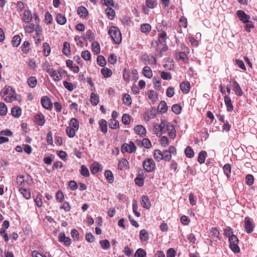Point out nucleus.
Masks as SVG:
<instances>
[{
	"label": "nucleus",
	"mask_w": 257,
	"mask_h": 257,
	"mask_svg": "<svg viewBox=\"0 0 257 257\" xmlns=\"http://www.w3.org/2000/svg\"><path fill=\"white\" fill-rule=\"evenodd\" d=\"M1 95L7 102H12L15 100L21 101L20 96L17 95L15 90L10 86H6L1 91Z\"/></svg>",
	"instance_id": "1"
},
{
	"label": "nucleus",
	"mask_w": 257,
	"mask_h": 257,
	"mask_svg": "<svg viewBox=\"0 0 257 257\" xmlns=\"http://www.w3.org/2000/svg\"><path fill=\"white\" fill-rule=\"evenodd\" d=\"M123 102L125 104L127 105H130L131 104L132 99L130 95L128 94H125L123 96Z\"/></svg>",
	"instance_id": "52"
},
{
	"label": "nucleus",
	"mask_w": 257,
	"mask_h": 257,
	"mask_svg": "<svg viewBox=\"0 0 257 257\" xmlns=\"http://www.w3.org/2000/svg\"><path fill=\"white\" fill-rule=\"evenodd\" d=\"M246 183L249 185H252L254 182V178L252 175L248 174L245 177Z\"/></svg>",
	"instance_id": "53"
},
{
	"label": "nucleus",
	"mask_w": 257,
	"mask_h": 257,
	"mask_svg": "<svg viewBox=\"0 0 257 257\" xmlns=\"http://www.w3.org/2000/svg\"><path fill=\"white\" fill-rule=\"evenodd\" d=\"M43 48H44V53L45 56H47L50 54L51 49L49 44L47 43H44L43 44Z\"/></svg>",
	"instance_id": "58"
},
{
	"label": "nucleus",
	"mask_w": 257,
	"mask_h": 257,
	"mask_svg": "<svg viewBox=\"0 0 257 257\" xmlns=\"http://www.w3.org/2000/svg\"><path fill=\"white\" fill-rule=\"evenodd\" d=\"M143 167L147 172H151L154 170L156 165L152 159H147L144 161Z\"/></svg>",
	"instance_id": "5"
},
{
	"label": "nucleus",
	"mask_w": 257,
	"mask_h": 257,
	"mask_svg": "<svg viewBox=\"0 0 257 257\" xmlns=\"http://www.w3.org/2000/svg\"><path fill=\"white\" fill-rule=\"evenodd\" d=\"M95 38L94 34L91 30L86 31L85 39L88 40L90 42L92 41Z\"/></svg>",
	"instance_id": "46"
},
{
	"label": "nucleus",
	"mask_w": 257,
	"mask_h": 257,
	"mask_svg": "<svg viewBox=\"0 0 257 257\" xmlns=\"http://www.w3.org/2000/svg\"><path fill=\"white\" fill-rule=\"evenodd\" d=\"M76 131V130L70 127V126H68L66 130L67 135L69 138H73L75 135Z\"/></svg>",
	"instance_id": "50"
},
{
	"label": "nucleus",
	"mask_w": 257,
	"mask_h": 257,
	"mask_svg": "<svg viewBox=\"0 0 257 257\" xmlns=\"http://www.w3.org/2000/svg\"><path fill=\"white\" fill-rule=\"evenodd\" d=\"M100 244L102 248L104 249H108L110 246V243L107 239H104L100 241Z\"/></svg>",
	"instance_id": "54"
},
{
	"label": "nucleus",
	"mask_w": 257,
	"mask_h": 257,
	"mask_svg": "<svg viewBox=\"0 0 257 257\" xmlns=\"http://www.w3.org/2000/svg\"><path fill=\"white\" fill-rule=\"evenodd\" d=\"M163 160L169 161L172 158V155L167 150L163 152Z\"/></svg>",
	"instance_id": "57"
},
{
	"label": "nucleus",
	"mask_w": 257,
	"mask_h": 257,
	"mask_svg": "<svg viewBox=\"0 0 257 257\" xmlns=\"http://www.w3.org/2000/svg\"><path fill=\"white\" fill-rule=\"evenodd\" d=\"M56 20L58 23L60 25H64L66 22L65 17L62 14H58L56 17Z\"/></svg>",
	"instance_id": "44"
},
{
	"label": "nucleus",
	"mask_w": 257,
	"mask_h": 257,
	"mask_svg": "<svg viewBox=\"0 0 257 257\" xmlns=\"http://www.w3.org/2000/svg\"><path fill=\"white\" fill-rule=\"evenodd\" d=\"M70 127L77 131L79 128V122L75 118H72L70 121Z\"/></svg>",
	"instance_id": "25"
},
{
	"label": "nucleus",
	"mask_w": 257,
	"mask_h": 257,
	"mask_svg": "<svg viewBox=\"0 0 257 257\" xmlns=\"http://www.w3.org/2000/svg\"><path fill=\"white\" fill-rule=\"evenodd\" d=\"M141 30L143 33L148 32L151 31V26L148 24H143L141 26Z\"/></svg>",
	"instance_id": "56"
},
{
	"label": "nucleus",
	"mask_w": 257,
	"mask_h": 257,
	"mask_svg": "<svg viewBox=\"0 0 257 257\" xmlns=\"http://www.w3.org/2000/svg\"><path fill=\"white\" fill-rule=\"evenodd\" d=\"M236 14L239 20L243 23L248 22L250 16L246 15L244 11L238 10L237 11Z\"/></svg>",
	"instance_id": "8"
},
{
	"label": "nucleus",
	"mask_w": 257,
	"mask_h": 257,
	"mask_svg": "<svg viewBox=\"0 0 257 257\" xmlns=\"http://www.w3.org/2000/svg\"><path fill=\"white\" fill-rule=\"evenodd\" d=\"M47 72L48 73L50 76L53 78V79L56 81H60L62 78L61 75L60 73L57 72L53 68H48Z\"/></svg>",
	"instance_id": "7"
},
{
	"label": "nucleus",
	"mask_w": 257,
	"mask_h": 257,
	"mask_svg": "<svg viewBox=\"0 0 257 257\" xmlns=\"http://www.w3.org/2000/svg\"><path fill=\"white\" fill-rule=\"evenodd\" d=\"M21 41V38L19 35H15L12 39V43L14 47H18Z\"/></svg>",
	"instance_id": "36"
},
{
	"label": "nucleus",
	"mask_w": 257,
	"mask_h": 257,
	"mask_svg": "<svg viewBox=\"0 0 257 257\" xmlns=\"http://www.w3.org/2000/svg\"><path fill=\"white\" fill-rule=\"evenodd\" d=\"M144 75L148 78H151L152 77V71L149 66H145L143 69Z\"/></svg>",
	"instance_id": "29"
},
{
	"label": "nucleus",
	"mask_w": 257,
	"mask_h": 257,
	"mask_svg": "<svg viewBox=\"0 0 257 257\" xmlns=\"http://www.w3.org/2000/svg\"><path fill=\"white\" fill-rule=\"evenodd\" d=\"M122 121L124 124H128L131 121L130 115L127 114H124L122 117Z\"/></svg>",
	"instance_id": "60"
},
{
	"label": "nucleus",
	"mask_w": 257,
	"mask_h": 257,
	"mask_svg": "<svg viewBox=\"0 0 257 257\" xmlns=\"http://www.w3.org/2000/svg\"><path fill=\"white\" fill-rule=\"evenodd\" d=\"M104 175H105L107 180L109 183H111L113 182V180H114V177H113V174L111 171L106 170L105 172Z\"/></svg>",
	"instance_id": "37"
},
{
	"label": "nucleus",
	"mask_w": 257,
	"mask_h": 257,
	"mask_svg": "<svg viewBox=\"0 0 257 257\" xmlns=\"http://www.w3.org/2000/svg\"><path fill=\"white\" fill-rule=\"evenodd\" d=\"M24 28L26 33H32L35 31V24L34 23H31L28 25L24 26Z\"/></svg>",
	"instance_id": "33"
},
{
	"label": "nucleus",
	"mask_w": 257,
	"mask_h": 257,
	"mask_svg": "<svg viewBox=\"0 0 257 257\" xmlns=\"http://www.w3.org/2000/svg\"><path fill=\"white\" fill-rule=\"evenodd\" d=\"M33 15L30 10H26L24 11L22 20L27 23H30L32 21Z\"/></svg>",
	"instance_id": "11"
},
{
	"label": "nucleus",
	"mask_w": 257,
	"mask_h": 257,
	"mask_svg": "<svg viewBox=\"0 0 257 257\" xmlns=\"http://www.w3.org/2000/svg\"><path fill=\"white\" fill-rule=\"evenodd\" d=\"M99 164L97 163H93L91 167V172L93 174H96L99 171Z\"/></svg>",
	"instance_id": "43"
},
{
	"label": "nucleus",
	"mask_w": 257,
	"mask_h": 257,
	"mask_svg": "<svg viewBox=\"0 0 257 257\" xmlns=\"http://www.w3.org/2000/svg\"><path fill=\"white\" fill-rule=\"evenodd\" d=\"M142 205L143 207L146 209H149L151 207V202L150 201L148 197V196L146 195H143L142 197Z\"/></svg>",
	"instance_id": "14"
},
{
	"label": "nucleus",
	"mask_w": 257,
	"mask_h": 257,
	"mask_svg": "<svg viewBox=\"0 0 257 257\" xmlns=\"http://www.w3.org/2000/svg\"><path fill=\"white\" fill-rule=\"evenodd\" d=\"M180 89L184 93H187L190 89V84L189 82H183L180 84Z\"/></svg>",
	"instance_id": "16"
},
{
	"label": "nucleus",
	"mask_w": 257,
	"mask_h": 257,
	"mask_svg": "<svg viewBox=\"0 0 257 257\" xmlns=\"http://www.w3.org/2000/svg\"><path fill=\"white\" fill-rule=\"evenodd\" d=\"M27 82L30 87L34 88L36 86L37 84V80L36 77H30L28 78Z\"/></svg>",
	"instance_id": "34"
},
{
	"label": "nucleus",
	"mask_w": 257,
	"mask_h": 257,
	"mask_svg": "<svg viewBox=\"0 0 257 257\" xmlns=\"http://www.w3.org/2000/svg\"><path fill=\"white\" fill-rule=\"evenodd\" d=\"M147 95L148 98L152 101L155 102L158 99V94L154 90H149L147 91Z\"/></svg>",
	"instance_id": "18"
},
{
	"label": "nucleus",
	"mask_w": 257,
	"mask_h": 257,
	"mask_svg": "<svg viewBox=\"0 0 257 257\" xmlns=\"http://www.w3.org/2000/svg\"><path fill=\"white\" fill-rule=\"evenodd\" d=\"M168 123L164 119H161L160 124H155L154 125V132L158 136H160L162 134L167 131V127Z\"/></svg>",
	"instance_id": "2"
},
{
	"label": "nucleus",
	"mask_w": 257,
	"mask_h": 257,
	"mask_svg": "<svg viewBox=\"0 0 257 257\" xmlns=\"http://www.w3.org/2000/svg\"><path fill=\"white\" fill-rule=\"evenodd\" d=\"M80 173L82 176L85 177L89 176L90 175L88 169L84 165H82L81 167Z\"/></svg>",
	"instance_id": "47"
},
{
	"label": "nucleus",
	"mask_w": 257,
	"mask_h": 257,
	"mask_svg": "<svg viewBox=\"0 0 257 257\" xmlns=\"http://www.w3.org/2000/svg\"><path fill=\"white\" fill-rule=\"evenodd\" d=\"M90 101L93 105H96L99 102L98 96L94 93H92L90 95Z\"/></svg>",
	"instance_id": "41"
},
{
	"label": "nucleus",
	"mask_w": 257,
	"mask_h": 257,
	"mask_svg": "<svg viewBox=\"0 0 257 257\" xmlns=\"http://www.w3.org/2000/svg\"><path fill=\"white\" fill-rule=\"evenodd\" d=\"M224 173L227 178L230 177V174L231 173V166L229 164H226L223 167Z\"/></svg>",
	"instance_id": "31"
},
{
	"label": "nucleus",
	"mask_w": 257,
	"mask_h": 257,
	"mask_svg": "<svg viewBox=\"0 0 257 257\" xmlns=\"http://www.w3.org/2000/svg\"><path fill=\"white\" fill-rule=\"evenodd\" d=\"M109 126L112 129H116L119 127V122L114 118L110 119L109 121Z\"/></svg>",
	"instance_id": "39"
},
{
	"label": "nucleus",
	"mask_w": 257,
	"mask_h": 257,
	"mask_svg": "<svg viewBox=\"0 0 257 257\" xmlns=\"http://www.w3.org/2000/svg\"><path fill=\"white\" fill-rule=\"evenodd\" d=\"M136 150V147L133 142H130L129 144H124L121 147V152L122 153H132L135 152Z\"/></svg>",
	"instance_id": "6"
},
{
	"label": "nucleus",
	"mask_w": 257,
	"mask_h": 257,
	"mask_svg": "<svg viewBox=\"0 0 257 257\" xmlns=\"http://www.w3.org/2000/svg\"><path fill=\"white\" fill-rule=\"evenodd\" d=\"M19 191L26 199H28L30 198L31 193L29 190L21 187L20 188Z\"/></svg>",
	"instance_id": "28"
},
{
	"label": "nucleus",
	"mask_w": 257,
	"mask_h": 257,
	"mask_svg": "<svg viewBox=\"0 0 257 257\" xmlns=\"http://www.w3.org/2000/svg\"><path fill=\"white\" fill-rule=\"evenodd\" d=\"M11 113L14 117H19L22 114V109L18 106H14L12 109Z\"/></svg>",
	"instance_id": "15"
},
{
	"label": "nucleus",
	"mask_w": 257,
	"mask_h": 257,
	"mask_svg": "<svg viewBox=\"0 0 257 257\" xmlns=\"http://www.w3.org/2000/svg\"><path fill=\"white\" fill-rule=\"evenodd\" d=\"M101 72L105 77H109L112 75L111 70L106 67L102 68Z\"/></svg>",
	"instance_id": "48"
},
{
	"label": "nucleus",
	"mask_w": 257,
	"mask_h": 257,
	"mask_svg": "<svg viewBox=\"0 0 257 257\" xmlns=\"http://www.w3.org/2000/svg\"><path fill=\"white\" fill-rule=\"evenodd\" d=\"M36 123L39 125H43L45 122V117L42 113H39L35 116Z\"/></svg>",
	"instance_id": "13"
},
{
	"label": "nucleus",
	"mask_w": 257,
	"mask_h": 257,
	"mask_svg": "<svg viewBox=\"0 0 257 257\" xmlns=\"http://www.w3.org/2000/svg\"><path fill=\"white\" fill-rule=\"evenodd\" d=\"M146 6L150 9H154L157 6V2L156 0H146Z\"/></svg>",
	"instance_id": "42"
},
{
	"label": "nucleus",
	"mask_w": 257,
	"mask_h": 257,
	"mask_svg": "<svg viewBox=\"0 0 257 257\" xmlns=\"http://www.w3.org/2000/svg\"><path fill=\"white\" fill-rule=\"evenodd\" d=\"M58 240L60 242H63L64 244L66 246H69L71 243L70 238L68 237H66L64 232L59 233Z\"/></svg>",
	"instance_id": "10"
},
{
	"label": "nucleus",
	"mask_w": 257,
	"mask_h": 257,
	"mask_svg": "<svg viewBox=\"0 0 257 257\" xmlns=\"http://www.w3.org/2000/svg\"><path fill=\"white\" fill-rule=\"evenodd\" d=\"M8 111L6 105L3 102H0V115H5Z\"/></svg>",
	"instance_id": "40"
},
{
	"label": "nucleus",
	"mask_w": 257,
	"mask_h": 257,
	"mask_svg": "<svg viewBox=\"0 0 257 257\" xmlns=\"http://www.w3.org/2000/svg\"><path fill=\"white\" fill-rule=\"evenodd\" d=\"M185 154L187 158H191L194 156V152L190 146H188L185 150Z\"/></svg>",
	"instance_id": "32"
},
{
	"label": "nucleus",
	"mask_w": 257,
	"mask_h": 257,
	"mask_svg": "<svg viewBox=\"0 0 257 257\" xmlns=\"http://www.w3.org/2000/svg\"><path fill=\"white\" fill-rule=\"evenodd\" d=\"M176 58L179 60H182L184 62H187L188 58L186 54L184 52H179L176 54Z\"/></svg>",
	"instance_id": "49"
},
{
	"label": "nucleus",
	"mask_w": 257,
	"mask_h": 257,
	"mask_svg": "<svg viewBox=\"0 0 257 257\" xmlns=\"http://www.w3.org/2000/svg\"><path fill=\"white\" fill-rule=\"evenodd\" d=\"M140 238L143 241H146L149 238V232L146 229H142L140 232Z\"/></svg>",
	"instance_id": "17"
},
{
	"label": "nucleus",
	"mask_w": 257,
	"mask_h": 257,
	"mask_svg": "<svg viewBox=\"0 0 257 257\" xmlns=\"http://www.w3.org/2000/svg\"><path fill=\"white\" fill-rule=\"evenodd\" d=\"M99 127L101 128V131L105 134L107 133V121L104 119H101L99 121Z\"/></svg>",
	"instance_id": "20"
},
{
	"label": "nucleus",
	"mask_w": 257,
	"mask_h": 257,
	"mask_svg": "<svg viewBox=\"0 0 257 257\" xmlns=\"http://www.w3.org/2000/svg\"><path fill=\"white\" fill-rule=\"evenodd\" d=\"M105 13L110 20H112L115 17V13L114 10L110 8H107L105 10Z\"/></svg>",
	"instance_id": "26"
},
{
	"label": "nucleus",
	"mask_w": 257,
	"mask_h": 257,
	"mask_svg": "<svg viewBox=\"0 0 257 257\" xmlns=\"http://www.w3.org/2000/svg\"><path fill=\"white\" fill-rule=\"evenodd\" d=\"M161 77L164 80H170L172 78L171 73L165 71H162L161 72Z\"/></svg>",
	"instance_id": "55"
},
{
	"label": "nucleus",
	"mask_w": 257,
	"mask_h": 257,
	"mask_svg": "<svg viewBox=\"0 0 257 257\" xmlns=\"http://www.w3.org/2000/svg\"><path fill=\"white\" fill-rule=\"evenodd\" d=\"M108 34L115 43H120L122 39L121 34L117 28L111 27L108 30Z\"/></svg>",
	"instance_id": "3"
},
{
	"label": "nucleus",
	"mask_w": 257,
	"mask_h": 257,
	"mask_svg": "<svg viewBox=\"0 0 257 257\" xmlns=\"http://www.w3.org/2000/svg\"><path fill=\"white\" fill-rule=\"evenodd\" d=\"M97 63L100 66H104L106 64V60L102 56H98L97 58Z\"/></svg>",
	"instance_id": "64"
},
{
	"label": "nucleus",
	"mask_w": 257,
	"mask_h": 257,
	"mask_svg": "<svg viewBox=\"0 0 257 257\" xmlns=\"http://www.w3.org/2000/svg\"><path fill=\"white\" fill-rule=\"evenodd\" d=\"M158 110L161 113H165L167 110V106L165 101H162L159 103Z\"/></svg>",
	"instance_id": "30"
},
{
	"label": "nucleus",
	"mask_w": 257,
	"mask_h": 257,
	"mask_svg": "<svg viewBox=\"0 0 257 257\" xmlns=\"http://www.w3.org/2000/svg\"><path fill=\"white\" fill-rule=\"evenodd\" d=\"M146 255L145 251L142 248H139L136 252L135 257H144Z\"/></svg>",
	"instance_id": "59"
},
{
	"label": "nucleus",
	"mask_w": 257,
	"mask_h": 257,
	"mask_svg": "<svg viewBox=\"0 0 257 257\" xmlns=\"http://www.w3.org/2000/svg\"><path fill=\"white\" fill-rule=\"evenodd\" d=\"M169 132V136L171 138H174L176 136V131L173 125H169L167 127V131Z\"/></svg>",
	"instance_id": "35"
},
{
	"label": "nucleus",
	"mask_w": 257,
	"mask_h": 257,
	"mask_svg": "<svg viewBox=\"0 0 257 257\" xmlns=\"http://www.w3.org/2000/svg\"><path fill=\"white\" fill-rule=\"evenodd\" d=\"M230 247L234 253H238L240 251L239 247L238 245V240L234 235H232L229 238Z\"/></svg>",
	"instance_id": "4"
},
{
	"label": "nucleus",
	"mask_w": 257,
	"mask_h": 257,
	"mask_svg": "<svg viewBox=\"0 0 257 257\" xmlns=\"http://www.w3.org/2000/svg\"><path fill=\"white\" fill-rule=\"evenodd\" d=\"M134 130L137 134L141 136L145 135L146 132L145 128L142 125H137L135 126Z\"/></svg>",
	"instance_id": "22"
},
{
	"label": "nucleus",
	"mask_w": 257,
	"mask_h": 257,
	"mask_svg": "<svg viewBox=\"0 0 257 257\" xmlns=\"http://www.w3.org/2000/svg\"><path fill=\"white\" fill-rule=\"evenodd\" d=\"M25 183L24 176L22 175L18 176L17 178V184L18 186L21 188L20 187L24 186Z\"/></svg>",
	"instance_id": "38"
},
{
	"label": "nucleus",
	"mask_w": 257,
	"mask_h": 257,
	"mask_svg": "<svg viewBox=\"0 0 257 257\" xmlns=\"http://www.w3.org/2000/svg\"><path fill=\"white\" fill-rule=\"evenodd\" d=\"M154 157L158 161L163 160V152L159 150H156L154 152Z\"/></svg>",
	"instance_id": "27"
},
{
	"label": "nucleus",
	"mask_w": 257,
	"mask_h": 257,
	"mask_svg": "<svg viewBox=\"0 0 257 257\" xmlns=\"http://www.w3.org/2000/svg\"><path fill=\"white\" fill-rule=\"evenodd\" d=\"M142 145L147 149L150 148L152 146L151 141L146 138H145L142 140Z\"/></svg>",
	"instance_id": "63"
},
{
	"label": "nucleus",
	"mask_w": 257,
	"mask_h": 257,
	"mask_svg": "<svg viewBox=\"0 0 257 257\" xmlns=\"http://www.w3.org/2000/svg\"><path fill=\"white\" fill-rule=\"evenodd\" d=\"M81 57L85 60L88 61L91 59V54L88 51H84L82 52Z\"/></svg>",
	"instance_id": "62"
},
{
	"label": "nucleus",
	"mask_w": 257,
	"mask_h": 257,
	"mask_svg": "<svg viewBox=\"0 0 257 257\" xmlns=\"http://www.w3.org/2000/svg\"><path fill=\"white\" fill-rule=\"evenodd\" d=\"M245 229L247 233H250L253 231V225L250 221L249 217H245L244 219Z\"/></svg>",
	"instance_id": "12"
},
{
	"label": "nucleus",
	"mask_w": 257,
	"mask_h": 257,
	"mask_svg": "<svg viewBox=\"0 0 257 257\" xmlns=\"http://www.w3.org/2000/svg\"><path fill=\"white\" fill-rule=\"evenodd\" d=\"M207 156V153L205 151H201L198 155V161L200 164H203L205 162Z\"/></svg>",
	"instance_id": "23"
},
{
	"label": "nucleus",
	"mask_w": 257,
	"mask_h": 257,
	"mask_svg": "<svg viewBox=\"0 0 257 257\" xmlns=\"http://www.w3.org/2000/svg\"><path fill=\"white\" fill-rule=\"evenodd\" d=\"M232 86L235 92L239 96L242 95V90L238 83L235 80L232 81Z\"/></svg>",
	"instance_id": "19"
},
{
	"label": "nucleus",
	"mask_w": 257,
	"mask_h": 257,
	"mask_svg": "<svg viewBox=\"0 0 257 257\" xmlns=\"http://www.w3.org/2000/svg\"><path fill=\"white\" fill-rule=\"evenodd\" d=\"M41 103L43 106L47 109H51L52 107V103L50 98L47 96H44L42 98Z\"/></svg>",
	"instance_id": "9"
},
{
	"label": "nucleus",
	"mask_w": 257,
	"mask_h": 257,
	"mask_svg": "<svg viewBox=\"0 0 257 257\" xmlns=\"http://www.w3.org/2000/svg\"><path fill=\"white\" fill-rule=\"evenodd\" d=\"M224 102L228 111H231L233 109V105L231 104L230 98L228 95L224 96Z\"/></svg>",
	"instance_id": "24"
},
{
	"label": "nucleus",
	"mask_w": 257,
	"mask_h": 257,
	"mask_svg": "<svg viewBox=\"0 0 257 257\" xmlns=\"http://www.w3.org/2000/svg\"><path fill=\"white\" fill-rule=\"evenodd\" d=\"M78 14L81 17H86L88 15L87 10L84 7L81 6L78 7L77 10Z\"/></svg>",
	"instance_id": "21"
},
{
	"label": "nucleus",
	"mask_w": 257,
	"mask_h": 257,
	"mask_svg": "<svg viewBox=\"0 0 257 257\" xmlns=\"http://www.w3.org/2000/svg\"><path fill=\"white\" fill-rule=\"evenodd\" d=\"M181 107L180 105L176 104L172 107V111L176 114H180L181 112Z\"/></svg>",
	"instance_id": "61"
},
{
	"label": "nucleus",
	"mask_w": 257,
	"mask_h": 257,
	"mask_svg": "<svg viewBox=\"0 0 257 257\" xmlns=\"http://www.w3.org/2000/svg\"><path fill=\"white\" fill-rule=\"evenodd\" d=\"M70 47L68 42H64L63 44V53L65 55H68L70 54Z\"/></svg>",
	"instance_id": "45"
},
{
	"label": "nucleus",
	"mask_w": 257,
	"mask_h": 257,
	"mask_svg": "<svg viewBox=\"0 0 257 257\" xmlns=\"http://www.w3.org/2000/svg\"><path fill=\"white\" fill-rule=\"evenodd\" d=\"M91 47L92 51L96 54L100 52V47L97 42H93L91 44Z\"/></svg>",
	"instance_id": "51"
}]
</instances>
